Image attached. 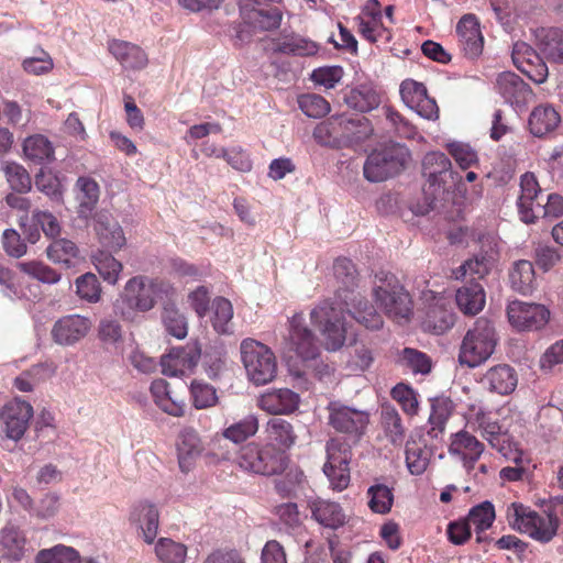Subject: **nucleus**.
I'll return each instance as SVG.
<instances>
[{"label":"nucleus","mask_w":563,"mask_h":563,"mask_svg":"<svg viewBox=\"0 0 563 563\" xmlns=\"http://www.w3.org/2000/svg\"><path fill=\"white\" fill-rule=\"evenodd\" d=\"M334 276L342 285L336 297L339 302L323 301L310 312L311 322L320 330L324 346L329 351L340 350L347 338L344 322V306L350 316L371 330L383 325V319L375 308L360 294L352 289L357 276L355 265L349 258H338L333 265Z\"/></svg>","instance_id":"f257e3e1"},{"label":"nucleus","mask_w":563,"mask_h":563,"mask_svg":"<svg viewBox=\"0 0 563 563\" xmlns=\"http://www.w3.org/2000/svg\"><path fill=\"white\" fill-rule=\"evenodd\" d=\"M518 214L522 222L534 223L540 217L559 218L563 216V197L549 194L543 203L542 190L533 173L520 176V196L517 200Z\"/></svg>","instance_id":"f03ea898"},{"label":"nucleus","mask_w":563,"mask_h":563,"mask_svg":"<svg viewBox=\"0 0 563 563\" xmlns=\"http://www.w3.org/2000/svg\"><path fill=\"white\" fill-rule=\"evenodd\" d=\"M373 296L378 307L397 322L407 321L411 314V300L398 278L385 271L375 274Z\"/></svg>","instance_id":"7ed1b4c3"},{"label":"nucleus","mask_w":563,"mask_h":563,"mask_svg":"<svg viewBox=\"0 0 563 563\" xmlns=\"http://www.w3.org/2000/svg\"><path fill=\"white\" fill-rule=\"evenodd\" d=\"M162 291V284L144 275L130 278L120 298L114 303V312L123 319H131L134 311H150Z\"/></svg>","instance_id":"20e7f679"},{"label":"nucleus","mask_w":563,"mask_h":563,"mask_svg":"<svg viewBox=\"0 0 563 563\" xmlns=\"http://www.w3.org/2000/svg\"><path fill=\"white\" fill-rule=\"evenodd\" d=\"M496 342L493 323L484 318L477 319L462 340L459 353L460 364L471 368L479 366L492 356Z\"/></svg>","instance_id":"39448f33"},{"label":"nucleus","mask_w":563,"mask_h":563,"mask_svg":"<svg viewBox=\"0 0 563 563\" xmlns=\"http://www.w3.org/2000/svg\"><path fill=\"white\" fill-rule=\"evenodd\" d=\"M507 520L512 529L542 543L550 542L559 528V519L555 515H540L519 503L508 506Z\"/></svg>","instance_id":"423d86ee"},{"label":"nucleus","mask_w":563,"mask_h":563,"mask_svg":"<svg viewBox=\"0 0 563 563\" xmlns=\"http://www.w3.org/2000/svg\"><path fill=\"white\" fill-rule=\"evenodd\" d=\"M409 158L407 147L398 143H388L375 148L366 158L363 173L371 183L384 181L396 175Z\"/></svg>","instance_id":"0eeeda50"},{"label":"nucleus","mask_w":563,"mask_h":563,"mask_svg":"<svg viewBox=\"0 0 563 563\" xmlns=\"http://www.w3.org/2000/svg\"><path fill=\"white\" fill-rule=\"evenodd\" d=\"M470 423L474 424L490 446L497 450L505 459L517 464L521 463L522 452L514 448L508 432L503 429L498 420L494 419L489 412L479 408Z\"/></svg>","instance_id":"6e6552de"},{"label":"nucleus","mask_w":563,"mask_h":563,"mask_svg":"<svg viewBox=\"0 0 563 563\" xmlns=\"http://www.w3.org/2000/svg\"><path fill=\"white\" fill-rule=\"evenodd\" d=\"M327 462L323 465V473L330 482L333 490L342 492L350 483L351 461L350 448L340 439H330L325 445Z\"/></svg>","instance_id":"1a4fd4ad"},{"label":"nucleus","mask_w":563,"mask_h":563,"mask_svg":"<svg viewBox=\"0 0 563 563\" xmlns=\"http://www.w3.org/2000/svg\"><path fill=\"white\" fill-rule=\"evenodd\" d=\"M329 424L338 432L349 434L360 439L368 423L369 413L366 410H360L340 401H331L328 405Z\"/></svg>","instance_id":"9d476101"},{"label":"nucleus","mask_w":563,"mask_h":563,"mask_svg":"<svg viewBox=\"0 0 563 563\" xmlns=\"http://www.w3.org/2000/svg\"><path fill=\"white\" fill-rule=\"evenodd\" d=\"M286 347L302 361L314 360L319 355V344L313 332L307 327L302 313H296L289 319L288 335L285 338Z\"/></svg>","instance_id":"9b49d317"},{"label":"nucleus","mask_w":563,"mask_h":563,"mask_svg":"<svg viewBox=\"0 0 563 563\" xmlns=\"http://www.w3.org/2000/svg\"><path fill=\"white\" fill-rule=\"evenodd\" d=\"M509 323L518 331H534L543 328L549 319L550 311L540 303L511 301L507 307Z\"/></svg>","instance_id":"f8f14e48"},{"label":"nucleus","mask_w":563,"mask_h":563,"mask_svg":"<svg viewBox=\"0 0 563 563\" xmlns=\"http://www.w3.org/2000/svg\"><path fill=\"white\" fill-rule=\"evenodd\" d=\"M276 372L274 353L261 342L249 339V380L265 385L275 378Z\"/></svg>","instance_id":"ddd939ff"},{"label":"nucleus","mask_w":563,"mask_h":563,"mask_svg":"<svg viewBox=\"0 0 563 563\" xmlns=\"http://www.w3.org/2000/svg\"><path fill=\"white\" fill-rule=\"evenodd\" d=\"M33 416L32 406L21 399H14L0 410V432L8 439L20 440Z\"/></svg>","instance_id":"4468645a"},{"label":"nucleus","mask_w":563,"mask_h":563,"mask_svg":"<svg viewBox=\"0 0 563 563\" xmlns=\"http://www.w3.org/2000/svg\"><path fill=\"white\" fill-rule=\"evenodd\" d=\"M399 92L404 103L421 118L431 121L439 118V107L435 100L429 97L422 82L405 79L400 84Z\"/></svg>","instance_id":"2eb2a0df"},{"label":"nucleus","mask_w":563,"mask_h":563,"mask_svg":"<svg viewBox=\"0 0 563 563\" xmlns=\"http://www.w3.org/2000/svg\"><path fill=\"white\" fill-rule=\"evenodd\" d=\"M201 357V346L198 342L185 346L173 347L161 357L162 372L166 376H181L192 371Z\"/></svg>","instance_id":"dca6fc26"},{"label":"nucleus","mask_w":563,"mask_h":563,"mask_svg":"<svg viewBox=\"0 0 563 563\" xmlns=\"http://www.w3.org/2000/svg\"><path fill=\"white\" fill-rule=\"evenodd\" d=\"M92 322L88 317L68 314L55 321L51 335L62 346H71L81 341L90 331Z\"/></svg>","instance_id":"f3484780"},{"label":"nucleus","mask_w":563,"mask_h":563,"mask_svg":"<svg viewBox=\"0 0 563 563\" xmlns=\"http://www.w3.org/2000/svg\"><path fill=\"white\" fill-rule=\"evenodd\" d=\"M511 57L516 67L536 84H542L547 80L549 75L547 64L527 43H515Z\"/></svg>","instance_id":"a211bd4d"},{"label":"nucleus","mask_w":563,"mask_h":563,"mask_svg":"<svg viewBox=\"0 0 563 563\" xmlns=\"http://www.w3.org/2000/svg\"><path fill=\"white\" fill-rule=\"evenodd\" d=\"M286 466L287 456L284 451L274 446H265L261 450L249 448V471L271 476L283 472Z\"/></svg>","instance_id":"6ab92c4d"},{"label":"nucleus","mask_w":563,"mask_h":563,"mask_svg":"<svg viewBox=\"0 0 563 563\" xmlns=\"http://www.w3.org/2000/svg\"><path fill=\"white\" fill-rule=\"evenodd\" d=\"M449 452L459 457L464 468L470 472L483 454L484 444L470 432L461 430L452 434Z\"/></svg>","instance_id":"aec40b11"},{"label":"nucleus","mask_w":563,"mask_h":563,"mask_svg":"<svg viewBox=\"0 0 563 563\" xmlns=\"http://www.w3.org/2000/svg\"><path fill=\"white\" fill-rule=\"evenodd\" d=\"M456 33L460 45L465 56L473 59L478 57L484 47V37L481 32L479 22L474 14H465L456 25Z\"/></svg>","instance_id":"412c9836"},{"label":"nucleus","mask_w":563,"mask_h":563,"mask_svg":"<svg viewBox=\"0 0 563 563\" xmlns=\"http://www.w3.org/2000/svg\"><path fill=\"white\" fill-rule=\"evenodd\" d=\"M300 397L288 388L267 390L258 397L261 409L272 415H288L298 409Z\"/></svg>","instance_id":"4be33fe9"},{"label":"nucleus","mask_w":563,"mask_h":563,"mask_svg":"<svg viewBox=\"0 0 563 563\" xmlns=\"http://www.w3.org/2000/svg\"><path fill=\"white\" fill-rule=\"evenodd\" d=\"M93 222L98 240L104 249L117 251L124 246L126 240L123 230L109 212H97Z\"/></svg>","instance_id":"5701e85b"},{"label":"nucleus","mask_w":563,"mask_h":563,"mask_svg":"<svg viewBox=\"0 0 563 563\" xmlns=\"http://www.w3.org/2000/svg\"><path fill=\"white\" fill-rule=\"evenodd\" d=\"M479 384L490 393L509 395L517 387L518 376L510 365L499 364L487 369Z\"/></svg>","instance_id":"b1692460"},{"label":"nucleus","mask_w":563,"mask_h":563,"mask_svg":"<svg viewBox=\"0 0 563 563\" xmlns=\"http://www.w3.org/2000/svg\"><path fill=\"white\" fill-rule=\"evenodd\" d=\"M496 89L505 102L519 108L526 104L532 95L530 87L511 71H505L498 76Z\"/></svg>","instance_id":"393cba45"},{"label":"nucleus","mask_w":563,"mask_h":563,"mask_svg":"<svg viewBox=\"0 0 563 563\" xmlns=\"http://www.w3.org/2000/svg\"><path fill=\"white\" fill-rule=\"evenodd\" d=\"M130 521L141 530L144 542L154 543L159 527V511L156 505L147 501L136 504L131 511Z\"/></svg>","instance_id":"a878e982"},{"label":"nucleus","mask_w":563,"mask_h":563,"mask_svg":"<svg viewBox=\"0 0 563 563\" xmlns=\"http://www.w3.org/2000/svg\"><path fill=\"white\" fill-rule=\"evenodd\" d=\"M485 241L488 242L489 249L485 251L484 254L481 253L474 258L466 261L456 271H454L456 279L464 278L466 276H470L473 280L476 278L481 279L490 272L498 252L495 249L496 242L493 236H488Z\"/></svg>","instance_id":"bb28decb"},{"label":"nucleus","mask_w":563,"mask_h":563,"mask_svg":"<svg viewBox=\"0 0 563 563\" xmlns=\"http://www.w3.org/2000/svg\"><path fill=\"white\" fill-rule=\"evenodd\" d=\"M203 450L201 440L197 431L192 428H186L179 433L177 443L178 464L183 472L191 470L196 459L200 456Z\"/></svg>","instance_id":"cd10ccee"},{"label":"nucleus","mask_w":563,"mask_h":563,"mask_svg":"<svg viewBox=\"0 0 563 563\" xmlns=\"http://www.w3.org/2000/svg\"><path fill=\"white\" fill-rule=\"evenodd\" d=\"M283 16V11L273 4L249 9V34L257 31H276L282 24Z\"/></svg>","instance_id":"c85d7f7f"},{"label":"nucleus","mask_w":563,"mask_h":563,"mask_svg":"<svg viewBox=\"0 0 563 563\" xmlns=\"http://www.w3.org/2000/svg\"><path fill=\"white\" fill-rule=\"evenodd\" d=\"M109 52L126 69H140L147 64V56L141 47L129 42L112 40Z\"/></svg>","instance_id":"c756f323"},{"label":"nucleus","mask_w":563,"mask_h":563,"mask_svg":"<svg viewBox=\"0 0 563 563\" xmlns=\"http://www.w3.org/2000/svg\"><path fill=\"white\" fill-rule=\"evenodd\" d=\"M561 122V115L551 104H540L536 107L529 117L530 132L538 137H542L553 132Z\"/></svg>","instance_id":"7c9ffc66"},{"label":"nucleus","mask_w":563,"mask_h":563,"mask_svg":"<svg viewBox=\"0 0 563 563\" xmlns=\"http://www.w3.org/2000/svg\"><path fill=\"white\" fill-rule=\"evenodd\" d=\"M455 301L459 309L467 316H475L483 310L486 301L484 288L471 282L456 290Z\"/></svg>","instance_id":"2f4dec72"},{"label":"nucleus","mask_w":563,"mask_h":563,"mask_svg":"<svg viewBox=\"0 0 563 563\" xmlns=\"http://www.w3.org/2000/svg\"><path fill=\"white\" fill-rule=\"evenodd\" d=\"M454 405L445 397H438L431 401V413L428 420V437L433 440H442L445 424L452 415Z\"/></svg>","instance_id":"473e14b6"},{"label":"nucleus","mask_w":563,"mask_h":563,"mask_svg":"<svg viewBox=\"0 0 563 563\" xmlns=\"http://www.w3.org/2000/svg\"><path fill=\"white\" fill-rule=\"evenodd\" d=\"M151 393L155 404L166 413L181 417L185 412V402L173 395L169 384L163 379H155L151 384Z\"/></svg>","instance_id":"72a5a7b5"},{"label":"nucleus","mask_w":563,"mask_h":563,"mask_svg":"<svg viewBox=\"0 0 563 563\" xmlns=\"http://www.w3.org/2000/svg\"><path fill=\"white\" fill-rule=\"evenodd\" d=\"M380 426L385 437L391 444H402L407 429L402 422L400 413L389 402H385L380 406Z\"/></svg>","instance_id":"f704fd0d"},{"label":"nucleus","mask_w":563,"mask_h":563,"mask_svg":"<svg viewBox=\"0 0 563 563\" xmlns=\"http://www.w3.org/2000/svg\"><path fill=\"white\" fill-rule=\"evenodd\" d=\"M312 517L325 528L338 529L345 522V515L336 503L318 499L310 504Z\"/></svg>","instance_id":"c9c22d12"},{"label":"nucleus","mask_w":563,"mask_h":563,"mask_svg":"<svg viewBox=\"0 0 563 563\" xmlns=\"http://www.w3.org/2000/svg\"><path fill=\"white\" fill-rule=\"evenodd\" d=\"M346 104L356 111L368 112L380 103V93L372 84H362L345 96Z\"/></svg>","instance_id":"e433bc0d"},{"label":"nucleus","mask_w":563,"mask_h":563,"mask_svg":"<svg viewBox=\"0 0 563 563\" xmlns=\"http://www.w3.org/2000/svg\"><path fill=\"white\" fill-rule=\"evenodd\" d=\"M423 174L428 176L430 185L440 187L439 178L443 175L454 179V176H459L457 173L452 170V163L448 156L442 152H429L424 155L422 161Z\"/></svg>","instance_id":"4c0bfd02"},{"label":"nucleus","mask_w":563,"mask_h":563,"mask_svg":"<svg viewBox=\"0 0 563 563\" xmlns=\"http://www.w3.org/2000/svg\"><path fill=\"white\" fill-rule=\"evenodd\" d=\"M76 187L77 201H78V214L80 218L88 219L99 200V186L97 181L89 177H79Z\"/></svg>","instance_id":"58836bf2"},{"label":"nucleus","mask_w":563,"mask_h":563,"mask_svg":"<svg viewBox=\"0 0 563 563\" xmlns=\"http://www.w3.org/2000/svg\"><path fill=\"white\" fill-rule=\"evenodd\" d=\"M509 283L514 290L528 295L536 285V274L530 261L520 260L516 262L509 273Z\"/></svg>","instance_id":"ea45409f"},{"label":"nucleus","mask_w":563,"mask_h":563,"mask_svg":"<svg viewBox=\"0 0 563 563\" xmlns=\"http://www.w3.org/2000/svg\"><path fill=\"white\" fill-rule=\"evenodd\" d=\"M25 537L14 526H5L0 531V553L10 560L19 561L24 552Z\"/></svg>","instance_id":"a19ab883"},{"label":"nucleus","mask_w":563,"mask_h":563,"mask_svg":"<svg viewBox=\"0 0 563 563\" xmlns=\"http://www.w3.org/2000/svg\"><path fill=\"white\" fill-rule=\"evenodd\" d=\"M91 261L104 282L110 285H115L118 283L123 265L114 258L110 252L98 250L92 254Z\"/></svg>","instance_id":"79ce46f5"},{"label":"nucleus","mask_w":563,"mask_h":563,"mask_svg":"<svg viewBox=\"0 0 563 563\" xmlns=\"http://www.w3.org/2000/svg\"><path fill=\"white\" fill-rule=\"evenodd\" d=\"M318 49L317 43L298 34L279 38L275 44L276 52L297 56H312Z\"/></svg>","instance_id":"37998d69"},{"label":"nucleus","mask_w":563,"mask_h":563,"mask_svg":"<svg viewBox=\"0 0 563 563\" xmlns=\"http://www.w3.org/2000/svg\"><path fill=\"white\" fill-rule=\"evenodd\" d=\"M23 152L26 158L36 164L48 163L54 155L52 143L43 135L26 137L23 143Z\"/></svg>","instance_id":"c03bdc74"},{"label":"nucleus","mask_w":563,"mask_h":563,"mask_svg":"<svg viewBox=\"0 0 563 563\" xmlns=\"http://www.w3.org/2000/svg\"><path fill=\"white\" fill-rule=\"evenodd\" d=\"M212 327L219 334H230L233 332V308L232 303L223 298L217 297L212 301Z\"/></svg>","instance_id":"a18cd8bd"},{"label":"nucleus","mask_w":563,"mask_h":563,"mask_svg":"<svg viewBox=\"0 0 563 563\" xmlns=\"http://www.w3.org/2000/svg\"><path fill=\"white\" fill-rule=\"evenodd\" d=\"M77 245L67 239H54L46 247V255L53 263L69 268L73 261L78 256Z\"/></svg>","instance_id":"49530a36"},{"label":"nucleus","mask_w":563,"mask_h":563,"mask_svg":"<svg viewBox=\"0 0 563 563\" xmlns=\"http://www.w3.org/2000/svg\"><path fill=\"white\" fill-rule=\"evenodd\" d=\"M466 519L477 533V542H483L486 538L481 533L492 527L495 520V508L490 501H483L470 510Z\"/></svg>","instance_id":"de8ad7c7"},{"label":"nucleus","mask_w":563,"mask_h":563,"mask_svg":"<svg viewBox=\"0 0 563 563\" xmlns=\"http://www.w3.org/2000/svg\"><path fill=\"white\" fill-rule=\"evenodd\" d=\"M432 450L427 444L420 445L416 442L406 444V464L412 475H421L427 470Z\"/></svg>","instance_id":"09e8293b"},{"label":"nucleus","mask_w":563,"mask_h":563,"mask_svg":"<svg viewBox=\"0 0 563 563\" xmlns=\"http://www.w3.org/2000/svg\"><path fill=\"white\" fill-rule=\"evenodd\" d=\"M162 320L166 332L178 339H185L188 333V322L184 313H181L173 303L164 306Z\"/></svg>","instance_id":"8fccbe9b"},{"label":"nucleus","mask_w":563,"mask_h":563,"mask_svg":"<svg viewBox=\"0 0 563 563\" xmlns=\"http://www.w3.org/2000/svg\"><path fill=\"white\" fill-rule=\"evenodd\" d=\"M4 177L10 188L19 194H26L32 188V180L29 172L15 162H5L2 165Z\"/></svg>","instance_id":"3c124183"},{"label":"nucleus","mask_w":563,"mask_h":563,"mask_svg":"<svg viewBox=\"0 0 563 563\" xmlns=\"http://www.w3.org/2000/svg\"><path fill=\"white\" fill-rule=\"evenodd\" d=\"M428 324L432 327L435 333H443L454 324V314L446 309V300L438 298L427 312Z\"/></svg>","instance_id":"603ef678"},{"label":"nucleus","mask_w":563,"mask_h":563,"mask_svg":"<svg viewBox=\"0 0 563 563\" xmlns=\"http://www.w3.org/2000/svg\"><path fill=\"white\" fill-rule=\"evenodd\" d=\"M540 51L549 60L563 63V31L559 29L542 31Z\"/></svg>","instance_id":"864d4df0"},{"label":"nucleus","mask_w":563,"mask_h":563,"mask_svg":"<svg viewBox=\"0 0 563 563\" xmlns=\"http://www.w3.org/2000/svg\"><path fill=\"white\" fill-rule=\"evenodd\" d=\"M155 553L163 563H185L187 547L169 538H161L155 544Z\"/></svg>","instance_id":"5fc2aeb1"},{"label":"nucleus","mask_w":563,"mask_h":563,"mask_svg":"<svg viewBox=\"0 0 563 563\" xmlns=\"http://www.w3.org/2000/svg\"><path fill=\"white\" fill-rule=\"evenodd\" d=\"M398 363L413 374L426 375L431 371L430 357L416 349L405 347L398 355Z\"/></svg>","instance_id":"6e6d98bb"},{"label":"nucleus","mask_w":563,"mask_h":563,"mask_svg":"<svg viewBox=\"0 0 563 563\" xmlns=\"http://www.w3.org/2000/svg\"><path fill=\"white\" fill-rule=\"evenodd\" d=\"M16 267L20 272L26 274L27 276L43 284H57L62 277V275L58 272H56L48 265L37 261L19 262L16 264Z\"/></svg>","instance_id":"4d7b16f0"},{"label":"nucleus","mask_w":563,"mask_h":563,"mask_svg":"<svg viewBox=\"0 0 563 563\" xmlns=\"http://www.w3.org/2000/svg\"><path fill=\"white\" fill-rule=\"evenodd\" d=\"M368 507L373 512L387 514L390 511L394 495L391 489L384 484H376L367 489Z\"/></svg>","instance_id":"13d9d810"},{"label":"nucleus","mask_w":563,"mask_h":563,"mask_svg":"<svg viewBox=\"0 0 563 563\" xmlns=\"http://www.w3.org/2000/svg\"><path fill=\"white\" fill-rule=\"evenodd\" d=\"M76 294L89 303H96L101 298V285L93 273H85L75 280Z\"/></svg>","instance_id":"bf43d9fd"},{"label":"nucleus","mask_w":563,"mask_h":563,"mask_svg":"<svg viewBox=\"0 0 563 563\" xmlns=\"http://www.w3.org/2000/svg\"><path fill=\"white\" fill-rule=\"evenodd\" d=\"M78 552L63 544L51 549L41 550L35 559V563H77Z\"/></svg>","instance_id":"052dcab7"},{"label":"nucleus","mask_w":563,"mask_h":563,"mask_svg":"<svg viewBox=\"0 0 563 563\" xmlns=\"http://www.w3.org/2000/svg\"><path fill=\"white\" fill-rule=\"evenodd\" d=\"M449 154L462 169H467L478 164L477 152L467 143L450 142L446 144Z\"/></svg>","instance_id":"680f3d73"},{"label":"nucleus","mask_w":563,"mask_h":563,"mask_svg":"<svg viewBox=\"0 0 563 563\" xmlns=\"http://www.w3.org/2000/svg\"><path fill=\"white\" fill-rule=\"evenodd\" d=\"M267 432L271 440L279 445L289 448L295 443L296 435L289 422L280 418H273L267 423Z\"/></svg>","instance_id":"e2e57ef3"},{"label":"nucleus","mask_w":563,"mask_h":563,"mask_svg":"<svg viewBox=\"0 0 563 563\" xmlns=\"http://www.w3.org/2000/svg\"><path fill=\"white\" fill-rule=\"evenodd\" d=\"M300 110L309 118L319 119L330 112V103L320 95L306 93L298 99Z\"/></svg>","instance_id":"0e129e2a"},{"label":"nucleus","mask_w":563,"mask_h":563,"mask_svg":"<svg viewBox=\"0 0 563 563\" xmlns=\"http://www.w3.org/2000/svg\"><path fill=\"white\" fill-rule=\"evenodd\" d=\"M305 479L302 471L298 467H289L287 473L275 481V488L282 497H292L300 489Z\"/></svg>","instance_id":"69168bd1"},{"label":"nucleus","mask_w":563,"mask_h":563,"mask_svg":"<svg viewBox=\"0 0 563 563\" xmlns=\"http://www.w3.org/2000/svg\"><path fill=\"white\" fill-rule=\"evenodd\" d=\"M391 398L397 401L405 413L415 416L418 412V398L416 391L408 385L399 383L390 391Z\"/></svg>","instance_id":"338daca9"},{"label":"nucleus","mask_w":563,"mask_h":563,"mask_svg":"<svg viewBox=\"0 0 563 563\" xmlns=\"http://www.w3.org/2000/svg\"><path fill=\"white\" fill-rule=\"evenodd\" d=\"M194 406L197 409L212 407L218 401L216 388L201 380H194L190 385Z\"/></svg>","instance_id":"774afa93"}]
</instances>
